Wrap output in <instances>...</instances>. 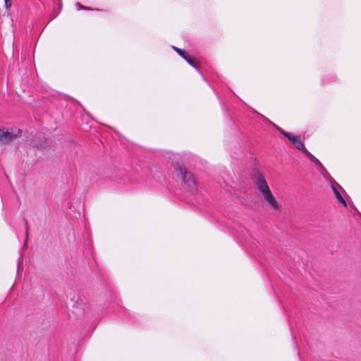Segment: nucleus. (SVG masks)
I'll use <instances>...</instances> for the list:
<instances>
[{"mask_svg":"<svg viewBox=\"0 0 361 361\" xmlns=\"http://www.w3.org/2000/svg\"><path fill=\"white\" fill-rule=\"evenodd\" d=\"M252 179L258 190L262 194L264 200L271 207L274 209H278L280 205L271 193L263 174L259 171H256L252 173Z\"/></svg>","mask_w":361,"mask_h":361,"instance_id":"obj_1","label":"nucleus"},{"mask_svg":"<svg viewBox=\"0 0 361 361\" xmlns=\"http://www.w3.org/2000/svg\"><path fill=\"white\" fill-rule=\"evenodd\" d=\"M175 172L178 177L181 178L188 191L192 193L197 190V183L191 172L182 166L175 168Z\"/></svg>","mask_w":361,"mask_h":361,"instance_id":"obj_2","label":"nucleus"},{"mask_svg":"<svg viewBox=\"0 0 361 361\" xmlns=\"http://www.w3.org/2000/svg\"><path fill=\"white\" fill-rule=\"evenodd\" d=\"M175 172L178 177L181 178L188 191L192 193L197 190V183L191 172L182 166L175 168Z\"/></svg>","mask_w":361,"mask_h":361,"instance_id":"obj_3","label":"nucleus"},{"mask_svg":"<svg viewBox=\"0 0 361 361\" xmlns=\"http://www.w3.org/2000/svg\"><path fill=\"white\" fill-rule=\"evenodd\" d=\"M22 130L19 128H11V130L4 131L0 128V142L7 144L17 138Z\"/></svg>","mask_w":361,"mask_h":361,"instance_id":"obj_4","label":"nucleus"},{"mask_svg":"<svg viewBox=\"0 0 361 361\" xmlns=\"http://www.w3.org/2000/svg\"><path fill=\"white\" fill-rule=\"evenodd\" d=\"M173 49L179 54V56L184 59L188 63V64L198 70L200 67L199 61L194 56H190L185 50L181 49L176 47L173 46Z\"/></svg>","mask_w":361,"mask_h":361,"instance_id":"obj_5","label":"nucleus"},{"mask_svg":"<svg viewBox=\"0 0 361 361\" xmlns=\"http://www.w3.org/2000/svg\"><path fill=\"white\" fill-rule=\"evenodd\" d=\"M331 188L334 191V195L336 197L337 200L343 206H347V202L345 199L342 197L339 191L338 190L336 187H338L341 190H343V188L337 183L336 180L332 179L331 177Z\"/></svg>","mask_w":361,"mask_h":361,"instance_id":"obj_6","label":"nucleus"},{"mask_svg":"<svg viewBox=\"0 0 361 361\" xmlns=\"http://www.w3.org/2000/svg\"><path fill=\"white\" fill-rule=\"evenodd\" d=\"M292 143L295 145V147L300 151L302 152L305 149V147L303 143L301 142L300 137L298 135H294L290 133V136L287 137Z\"/></svg>","mask_w":361,"mask_h":361,"instance_id":"obj_7","label":"nucleus"},{"mask_svg":"<svg viewBox=\"0 0 361 361\" xmlns=\"http://www.w3.org/2000/svg\"><path fill=\"white\" fill-rule=\"evenodd\" d=\"M302 152L306 155L308 159L313 162L316 166H322V163L319 159H317L312 154H311L306 148L302 151Z\"/></svg>","mask_w":361,"mask_h":361,"instance_id":"obj_8","label":"nucleus"},{"mask_svg":"<svg viewBox=\"0 0 361 361\" xmlns=\"http://www.w3.org/2000/svg\"><path fill=\"white\" fill-rule=\"evenodd\" d=\"M23 221H24L25 225V242H24V246H26L27 244L28 235H29V233H28V222H27V219H25V218H23Z\"/></svg>","mask_w":361,"mask_h":361,"instance_id":"obj_9","label":"nucleus"},{"mask_svg":"<svg viewBox=\"0 0 361 361\" xmlns=\"http://www.w3.org/2000/svg\"><path fill=\"white\" fill-rule=\"evenodd\" d=\"M317 167V169L321 173L322 176H324V178H327V176H329V173L326 170V169L324 167V166L322 164V166H316Z\"/></svg>","mask_w":361,"mask_h":361,"instance_id":"obj_10","label":"nucleus"},{"mask_svg":"<svg viewBox=\"0 0 361 361\" xmlns=\"http://www.w3.org/2000/svg\"><path fill=\"white\" fill-rule=\"evenodd\" d=\"M77 6L79 10H85V11H99L98 8H92L91 7H87L82 5L80 3H77Z\"/></svg>","mask_w":361,"mask_h":361,"instance_id":"obj_11","label":"nucleus"},{"mask_svg":"<svg viewBox=\"0 0 361 361\" xmlns=\"http://www.w3.org/2000/svg\"><path fill=\"white\" fill-rule=\"evenodd\" d=\"M274 127L276 128V129L280 132L281 134H282L284 137H286V138L287 137H289L290 136V133L284 130L283 129H282L281 128L274 125Z\"/></svg>","mask_w":361,"mask_h":361,"instance_id":"obj_12","label":"nucleus"},{"mask_svg":"<svg viewBox=\"0 0 361 361\" xmlns=\"http://www.w3.org/2000/svg\"><path fill=\"white\" fill-rule=\"evenodd\" d=\"M5 4H6V8L11 6V3L10 2V0H5Z\"/></svg>","mask_w":361,"mask_h":361,"instance_id":"obj_13","label":"nucleus"},{"mask_svg":"<svg viewBox=\"0 0 361 361\" xmlns=\"http://www.w3.org/2000/svg\"><path fill=\"white\" fill-rule=\"evenodd\" d=\"M61 7H62L61 0H59V11L56 13V15L59 14V13L60 12V10H61Z\"/></svg>","mask_w":361,"mask_h":361,"instance_id":"obj_14","label":"nucleus"}]
</instances>
